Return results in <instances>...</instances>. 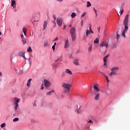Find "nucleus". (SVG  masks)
Listing matches in <instances>:
<instances>
[{
  "mask_svg": "<svg viewBox=\"0 0 130 130\" xmlns=\"http://www.w3.org/2000/svg\"><path fill=\"white\" fill-rule=\"evenodd\" d=\"M129 18V15L127 14L124 19V20L123 21V25H124V29H123L122 33V37H124V38H125V33L127 32V30H128V19Z\"/></svg>",
  "mask_w": 130,
  "mask_h": 130,
  "instance_id": "f257e3e1",
  "label": "nucleus"
},
{
  "mask_svg": "<svg viewBox=\"0 0 130 130\" xmlns=\"http://www.w3.org/2000/svg\"><path fill=\"white\" fill-rule=\"evenodd\" d=\"M62 88H64L63 90V93L64 94L68 93V95H70L71 93V88H72V85L67 83H63L61 84Z\"/></svg>",
  "mask_w": 130,
  "mask_h": 130,
  "instance_id": "f03ea898",
  "label": "nucleus"
},
{
  "mask_svg": "<svg viewBox=\"0 0 130 130\" xmlns=\"http://www.w3.org/2000/svg\"><path fill=\"white\" fill-rule=\"evenodd\" d=\"M70 34L71 35V37L72 38L73 42L76 40L77 38V34H76V28L75 27H72L70 29Z\"/></svg>",
  "mask_w": 130,
  "mask_h": 130,
  "instance_id": "7ed1b4c3",
  "label": "nucleus"
},
{
  "mask_svg": "<svg viewBox=\"0 0 130 130\" xmlns=\"http://www.w3.org/2000/svg\"><path fill=\"white\" fill-rule=\"evenodd\" d=\"M118 70H119V68L118 67H113L111 69V73L109 74L110 77H112V75H115V76L117 75V73L118 72Z\"/></svg>",
  "mask_w": 130,
  "mask_h": 130,
  "instance_id": "20e7f679",
  "label": "nucleus"
},
{
  "mask_svg": "<svg viewBox=\"0 0 130 130\" xmlns=\"http://www.w3.org/2000/svg\"><path fill=\"white\" fill-rule=\"evenodd\" d=\"M89 29L86 30V37L89 35V34H94V31L92 30V25L89 24Z\"/></svg>",
  "mask_w": 130,
  "mask_h": 130,
  "instance_id": "39448f33",
  "label": "nucleus"
},
{
  "mask_svg": "<svg viewBox=\"0 0 130 130\" xmlns=\"http://www.w3.org/2000/svg\"><path fill=\"white\" fill-rule=\"evenodd\" d=\"M56 22L59 27H61L62 25V19L61 18H58L56 19Z\"/></svg>",
  "mask_w": 130,
  "mask_h": 130,
  "instance_id": "423d86ee",
  "label": "nucleus"
},
{
  "mask_svg": "<svg viewBox=\"0 0 130 130\" xmlns=\"http://www.w3.org/2000/svg\"><path fill=\"white\" fill-rule=\"evenodd\" d=\"M18 55L19 56H21L22 57H23L24 59H27V58L26 56H25V51H20L18 52Z\"/></svg>",
  "mask_w": 130,
  "mask_h": 130,
  "instance_id": "0eeeda50",
  "label": "nucleus"
},
{
  "mask_svg": "<svg viewBox=\"0 0 130 130\" xmlns=\"http://www.w3.org/2000/svg\"><path fill=\"white\" fill-rule=\"evenodd\" d=\"M98 84H93V89L95 92H100V89L98 88Z\"/></svg>",
  "mask_w": 130,
  "mask_h": 130,
  "instance_id": "6e6552de",
  "label": "nucleus"
},
{
  "mask_svg": "<svg viewBox=\"0 0 130 130\" xmlns=\"http://www.w3.org/2000/svg\"><path fill=\"white\" fill-rule=\"evenodd\" d=\"M44 85L46 87H50V82L49 81H47V80H44Z\"/></svg>",
  "mask_w": 130,
  "mask_h": 130,
  "instance_id": "1a4fd4ad",
  "label": "nucleus"
},
{
  "mask_svg": "<svg viewBox=\"0 0 130 130\" xmlns=\"http://www.w3.org/2000/svg\"><path fill=\"white\" fill-rule=\"evenodd\" d=\"M69 47H70V42H69V40L67 39V40H66L64 48H68Z\"/></svg>",
  "mask_w": 130,
  "mask_h": 130,
  "instance_id": "9d476101",
  "label": "nucleus"
},
{
  "mask_svg": "<svg viewBox=\"0 0 130 130\" xmlns=\"http://www.w3.org/2000/svg\"><path fill=\"white\" fill-rule=\"evenodd\" d=\"M16 1L15 0H11V7L13 8V9H16Z\"/></svg>",
  "mask_w": 130,
  "mask_h": 130,
  "instance_id": "9b49d317",
  "label": "nucleus"
},
{
  "mask_svg": "<svg viewBox=\"0 0 130 130\" xmlns=\"http://www.w3.org/2000/svg\"><path fill=\"white\" fill-rule=\"evenodd\" d=\"M47 27V22L46 21H45L44 22L43 26V31H45V29H46Z\"/></svg>",
  "mask_w": 130,
  "mask_h": 130,
  "instance_id": "f8f14e48",
  "label": "nucleus"
},
{
  "mask_svg": "<svg viewBox=\"0 0 130 130\" xmlns=\"http://www.w3.org/2000/svg\"><path fill=\"white\" fill-rule=\"evenodd\" d=\"M65 73L66 74H68L69 75H73V72H72V71L69 69H67L66 70H65Z\"/></svg>",
  "mask_w": 130,
  "mask_h": 130,
  "instance_id": "ddd939ff",
  "label": "nucleus"
},
{
  "mask_svg": "<svg viewBox=\"0 0 130 130\" xmlns=\"http://www.w3.org/2000/svg\"><path fill=\"white\" fill-rule=\"evenodd\" d=\"M77 112L78 114L82 113V110H81V106H77Z\"/></svg>",
  "mask_w": 130,
  "mask_h": 130,
  "instance_id": "4468645a",
  "label": "nucleus"
},
{
  "mask_svg": "<svg viewBox=\"0 0 130 130\" xmlns=\"http://www.w3.org/2000/svg\"><path fill=\"white\" fill-rule=\"evenodd\" d=\"M100 98V93H98L94 98L95 100L98 101Z\"/></svg>",
  "mask_w": 130,
  "mask_h": 130,
  "instance_id": "2eb2a0df",
  "label": "nucleus"
},
{
  "mask_svg": "<svg viewBox=\"0 0 130 130\" xmlns=\"http://www.w3.org/2000/svg\"><path fill=\"white\" fill-rule=\"evenodd\" d=\"M74 63L75 66H79V59H76L74 60Z\"/></svg>",
  "mask_w": 130,
  "mask_h": 130,
  "instance_id": "dca6fc26",
  "label": "nucleus"
},
{
  "mask_svg": "<svg viewBox=\"0 0 130 130\" xmlns=\"http://www.w3.org/2000/svg\"><path fill=\"white\" fill-rule=\"evenodd\" d=\"M31 81H32V79L30 78L27 83L26 86L27 87H30V85L31 84Z\"/></svg>",
  "mask_w": 130,
  "mask_h": 130,
  "instance_id": "f3484780",
  "label": "nucleus"
},
{
  "mask_svg": "<svg viewBox=\"0 0 130 130\" xmlns=\"http://www.w3.org/2000/svg\"><path fill=\"white\" fill-rule=\"evenodd\" d=\"M52 93H54V90L52 89L51 91H49L47 93V96H50L52 94Z\"/></svg>",
  "mask_w": 130,
  "mask_h": 130,
  "instance_id": "a211bd4d",
  "label": "nucleus"
},
{
  "mask_svg": "<svg viewBox=\"0 0 130 130\" xmlns=\"http://www.w3.org/2000/svg\"><path fill=\"white\" fill-rule=\"evenodd\" d=\"M14 100H15V104H18L19 103V101H20V99L15 98Z\"/></svg>",
  "mask_w": 130,
  "mask_h": 130,
  "instance_id": "6ab92c4d",
  "label": "nucleus"
},
{
  "mask_svg": "<svg viewBox=\"0 0 130 130\" xmlns=\"http://www.w3.org/2000/svg\"><path fill=\"white\" fill-rule=\"evenodd\" d=\"M104 66L105 67V66H106L107 64V58H105V57H104Z\"/></svg>",
  "mask_w": 130,
  "mask_h": 130,
  "instance_id": "aec40b11",
  "label": "nucleus"
},
{
  "mask_svg": "<svg viewBox=\"0 0 130 130\" xmlns=\"http://www.w3.org/2000/svg\"><path fill=\"white\" fill-rule=\"evenodd\" d=\"M93 43H94L95 44L99 43V39L96 38L95 40L93 41Z\"/></svg>",
  "mask_w": 130,
  "mask_h": 130,
  "instance_id": "412c9836",
  "label": "nucleus"
},
{
  "mask_svg": "<svg viewBox=\"0 0 130 130\" xmlns=\"http://www.w3.org/2000/svg\"><path fill=\"white\" fill-rule=\"evenodd\" d=\"M76 16H77V14H76V13H75V12H73V13L71 14V17H72V18H75V17H76Z\"/></svg>",
  "mask_w": 130,
  "mask_h": 130,
  "instance_id": "4be33fe9",
  "label": "nucleus"
},
{
  "mask_svg": "<svg viewBox=\"0 0 130 130\" xmlns=\"http://www.w3.org/2000/svg\"><path fill=\"white\" fill-rule=\"evenodd\" d=\"M44 46L45 47H47L49 46V45L48 44V43L47 42V41H46L44 42Z\"/></svg>",
  "mask_w": 130,
  "mask_h": 130,
  "instance_id": "5701e85b",
  "label": "nucleus"
},
{
  "mask_svg": "<svg viewBox=\"0 0 130 130\" xmlns=\"http://www.w3.org/2000/svg\"><path fill=\"white\" fill-rule=\"evenodd\" d=\"M92 6V4H91V3L89 1L87 2V8H89V7H91Z\"/></svg>",
  "mask_w": 130,
  "mask_h": 130,
  "instance_id": "b1692460",
  "label": "nucleus"
},
{
  "mask_svg": "<svg viewBox=\"0 0 130 130\" xmlns=\"http://www.w3.org/2000/svg\"><path fill=\"white\" fill-rule=\"evenodd\" d=\"M27 52H32V48H31V47H28V48L27 49Z\"/></svg>",
  "mask_w": 130,
  "mask_h": 130,
  "instance_id": "393cba45",
  "label": "nucleus"
},
{
  "mask_svg": "<svg viewBox=\"0 0 130 130\" xmlns=\"http://www.w3.org/2000/svg\"><path fill=\"white\" fill-rule=\"evenodd\" d=\"M101 47H103V46H105V44H104V42H102L100 44Z\"/></svg>",
  "mask_w": 130,
  "mask_h": 130,
  "instance_id": "a878e982",
  "label": "nucleus"
},
{
  "mask_svg": "<svg viewBox=\"0 0 130 130\" xmlns=\"http://www.w3.org/2000/svg\"><path fill=\"white\" fill-rule=\"evenodd\" d=\"M13 58H14V54H11L10 56V60L11 62H13Z\"/></svg>",
  "mask_w": 130,
  "mask_h": 130,
  "instance_id": "bb28decb",
  "label": "nucleus"
},
{
  "mask_svg": "<svg viewBox=\"0 0 130 130\" xmlns=\"http://www.w3.org/2000/svg\"><path fill=\"white\" fill-rule=\"evenodd\" d=\"M67 75V73L66 72H62L61 74V78H64V76Z\"/></svg>",
  "mask_w": 130,
  "mask_h": 130,
  "instance_id": "cd10ccee",
  "label": "nucleus"
},
{
  "mask_svg": "<svg viewBox=\"0 0 130 130\" xmlns=\"http://www.w3.org/2000/svg\"><path fill=\"white\" fill-rule=\"evenodd\" d=\"M22 32L23 33H27V29L25 27H23L22 28Z\"/></svg>",
  "mask_w": 130,
  "mask_h": 130,
  "instance_id": "c85d7f7f",
  "label": "nucleus"
},
{
  "mask_svg": "<svg viewBox=\"0 0 130 130\" xmlns=\"http://www.w3.org/2000/svg\"><path fill=\"white\" fill-rule=\"evenodd\" d=\"M88 51L89 52H91V51H92V45H91L90 46H89V48H88Z\"/></svg>",
  "mask_w": 130,
  "mask_h": 130,
  "instance_id": "c756f323",
  "label": "nucleus"
},
{
  "mask_svg": "<svg viewBox=\"0 0 130 130\" xmlns=\"http://www.w3.org/2000/svg\"><path fill=\"white\" fill-rule=\"evenodd\" d=\"M5 126H6V123H3L1 125V127L2 128L5 127Z\"/></svg>",
  "mask_w": 130,
  "mask_h": 130,
  "instance_id": "7c9ffc66",
  "label": "nucleus"
},
{
  "mask_svg": "<svg viewBox=\"0 0 130 130\" xmlns=\"http://www.w3.org/2000/svg\"><path fill=\"white\" fill-rule=\"evenodd\" d=\"M117 46V44H116V43H114L112 46V48H116Z\"/></svg>",
  "mask_w": 130,
  "mask_h": 130,
  "instance_id": "2f4dec72",
  "label": "nucleus"
},
{
  "mask_svg": "<svg viewBox=\"0 0 130 130\" xmlns=\"http://www.w3.org/2000/svg\"><path fill=\"white\" fill-rule=\"evenodd\" d=\"M13 120L14 122L16 121H19V118H15Z\"/></svg>",
  "mask_w": 130,
  "mask_h": 130,
  "instance_id": "473e14b6",
  "label": "nucleus"
},
{
  "mask_svg": "<svg viewBox=\"0 0 130 130\" xmlns=\"http://www.w3.org/2000/svg\"><path fill=\"white\" fill-rule=\"evenodd\" d=\"M27 60H28V63H29V64H31V63H32V62L31 61V58L30 57H29L28 59H27Z\"/></svg>",
  "mask_w": 130,
  "mask_h": 130,
  "instance_id": "72a5a7b5",
  "label": "nucleus"
},
{
  "mask_svg": "<svg viewBox=\"0 0 130 130\" xmlns=\"http://www.w3.org/2000/svg\"><path fill=\"white\" fill-rule=\"evenodd\" d=\"M87 14V13L86 12H84L82 14V15H81V19H82V18H83V17H85V16H86V14Z\"/></svg>",
  "mask_w": 130,
  "mask_h": 130,
  "instance_id": "f704fd0d",
  "label": "nucleus"
},
{
  "mask_svg": "<svg viewBox=\"0 0 130 130\" xmlns=\"http://www.w3.org/2000/svg\"><path fill=\"white\" fill-rule=\"evenodd\" d=\"M22 42L23 45H25V44H26V43H27V42L26 41L24 40V39L22 40Z\"/></svg>",
  "mask_w": 130,
  "mask_h": 130,
  "instance_id": "c9c22d12",
  "label": "nucleus"
},
{
  "mask_svg": "<svg viewBox=\"0 0 130 130\" xmlns=\"http://www.w3.org/2000/svg\"><path fill=\"white\" fill-rule=\"evenodd\" d=\"M18 106H19V105H18V104H15V107H14V109H15V110H17V109H18Z\"/></svg>",
  "mask_w": 130,
  "mask_h": 130,
  "instance_id": "e433bc0d",
  "label": "nucleus"
},
{
  "mask_svg": "<svg viewBox=\"0 0 130 130\" xmlns=\"http://www.w3.org/2000/svg\"><path fill=\"white\" fill-rule=\"evenodd\" d=\"M18 74V75H22V74H23V70H19Z\"/></svg>",
  "mask_w": 130,
  "mask_h": 130,
  "instance_id": "4c0bfd02",
  "label": "nucleus"
},
{
  "mask_svg": "<svg viewBox=\"0 0 130 130\" xmlns=\"http://www.w3.org/2000/svg\"><path fill=\"white\" fill-rule=\"evenodd\" d=\"M58 40V38L57 37L55 38V39L53 40V42H56Z\"/></svg>",
  "mask_w": 130,
  "mask_h": 130,
  "instance_id": "58836bf2",
  "label": "nucleus"
},
{
  "mask_svg": "<svg viewBox=\"0 0 130 130\" xmlns=\"http://www.w3.org/2000/svg\"><path fill=\"white\" fill-rule=\"evenodd\" d=\"M120 37V36L119 35H117V36L116 37L117 40H118V39H119Z\"/></svg>",
  "mask_w": 130,
  "mask_h": 130,
  "instance_id": "ea45409f",
  "label": "nucleus"
},
{
  "mask_svg": "<svg viewBox=\"0 0 130 130\" xmlns=\"http://www.w3.org/2000/svg\"><path fill=\"white\" fill-rule=\"evenodd\" d=\"M16 92H17V89H14L12 90V93H13L14 94H15Z\"/></svg>",
  "mask_w": 130,
  "mask_h": 130,
  "instance_id": "a19ab883",
  "label": "nucleus"
},
{
  "mask_svg": "<svg viewBox=\"0 0 130 130\" xmlns=\"http://www.w3.org/2000/svg\"><path fill=\"white\" fill-rule=\"evenodd\" d=\"M83 19H81V26H83Z\"/></svg>",
  "mask_w": 130,
  "mask_h": 130,
  "instance_id": "79ce46f5",
  "label": "nucleus"
},
{
  "mask_svg": "<svg viewBox=\"0 0 130 130\" xmlns=\"http://www.w3.org/2000/svg\"><path fill=\"white\" fill-rule=\"evenodd\" d=\"M52 49H53V50H55V46H54V45H53L52 46Z\"/></svg>",
  "mask_w": 130,
  "mask_h": 130,
  "instance_id": "37998d69",
  "label": "nucleus"
},
{
  "mask_svg": "<svg viewBox=\"0 0 130 130\" xmlns=\"http://www.w3.org/2000/svg\"><path fill=\"white\" fill-rule=\"evenodd\" d=\"M87 122L89 123H93V122L92 121V120H89L88 121H87Z\"/></svg>",
  "mask_w": 130,
  "mask_h": 130,
  "instance_id": "c03bdc74",
  "label": "nucleus"
},
{
  "mask_svg": "<svg viewBox=\"0 0 130 130\" xmlns=\"http://www.w3.org/2000/svg\"><path fill=\"white\" fill-rule=\"evenodd\" d=\"M43 89H44V87H43V84L41 87V90H43Z\"/></svg>",
  "mask_w": 130,
  "mask_h": 130,
  "instance_id": "a18cd8bd",
  "label": "nucleus"
},
{
  "mask_svg": "<svg viewBox=\"0 0 130 130\" xmlns=\"http://www.w3.org/2000/svg\"><path fill=\"white\" fill-rule=\"evenodd\" d=\"M120 15H121L122 14H123V10H121L120 12Z\"/></svg>",
  "mask_w": 130,
  "mask_h": 130,
  "instance_id": "49530a36",
  "label": "nucleus"
},
{
  "mask_svg": "<svg viewBox=\"0 0 130 130\" xmlns=\"http://www.w3.org/2000/svg\"><path fill=\"white\" fill-rule=\"evenodd\" d=\"M53 17L55 20H56V16H55V15H53Z\"/></svg>",
  "mask_w": 130,
  "mask_h": 130,
  "instance_id": "de8ad7c7",
  "label": "nucleus"
},
{
  "mask_svg": "<svg viewBox=\"0 0 130 130\" xmlns=\"http://www.w3.org/2000/svg\"><path fill=\"white\" fill-rule=\"evenodd\" d=\"M69 57H70V58H72V57H73V54H69Z\"/></svg>",
  "mask_w": 130,
  "mask_h": 130,
  "instance_id": "09e8293b",
  "label": "nucleus"
},
{
  "mask_svg": "<svg viewBox=\"0 0 130 130\" xmlns=\"http://www.w3.org/2000/svg\"><path fill=\"white\" fill-rule=\"evenodd\" d=\"M105 46L106 47V48H108V44H105Z\"/></svg>",
  "mask_w": 130,
  "mask_h": 130,
  "instance_id": "8fccbe9b",
  "label": "nucleus"
},
{
  "mask_svg": "<svg viewBox=\"0 0 130 130\" xmlns=\"http://www.w3.org/2000/svg\"><path fill=\"white\" fill-rule=\"evenodd\" d=\"M37 22H38V20H34V21L32 22V24H34V23H37Z\"/></svg>",
  "mask_w": 130,
  "mask_h": 130,
  "instance_id": "3c124183",
  "label": "nucleus"
},
{
  "mask_svg": "<svg viewBox=\"0 0 130 130\" xmlns=\"http://www.w3.org/2000/svg\"><path fill=\"white\" fill-rule=\"evenodd\" d=\"M93 10H94V11L95 14L97 13V10H96V9H95V8H94V7L93 8Z\"/></svg>",
  "mask_w": 130,
  "mask_h": 130,
  "instance_id": "603ef678",
  "label": "nucleus"
},
{
  "mask_svg": "<svg viewBox=\"0 0 130 130\" xmlns=\"http://www.w3.org/2000/svg\"><path fill=\"white\" fill-rule=\"evenodd\" d=\"M53 68H57V64H54V65L53 66Z\"/></svg>",
  "mask_w": 130,
  "mask_h": 130,
  "instance_id": "864d4df0",
  "label": "nucleus"
},
{
  "mask_svg": "<svg viewBox=\"0 0 130 130\" xmlns=\"http://www.w3.org/2000/svg\"><path fill=\"white\" fill-rule=\"evenodd\" d=\"M21 38H22V39H24V36L23 35V34L21 35Z\"/></svg>",
  "mask_w": 130,
  "mask_h": 130,
  "instance_id": "5fc2aeb1",
  "label": "nucleus"
},
{
  "mask_svg": "<svg viewBox=\"0 0 130 130\" xmlns=\"http://www.w3.org/2000/svg\"><path fill=\"white\" fill-rule=\"evenodd\" d=\"M66 28H67V26H66V25H64V26H63V30H66Z\"/></svg>",
  "mask_w": 130,
  "mask_h": 130,
  "instance_id": "6e6d98bb",
  "label": "nucleus"
},
{
  "mask_svg": "<svg viewBox=\"0 0 130 130\" xmlns=\"http://www.w3.org/2000/svg\"><path fill=\"white\" fill-rule=\"evenodd\" d=\"M58 60H59V58H58V59H56L55 60V62H57V61H58Z\"/></svg>",
  "mask_w": 130,
  "mask_h": 130,
  "instance_id": "4d7b16f0",
  "label": "nucleus"
},
{
  "mask_svg": "<svg viewBox=\"0 0 130 130\" xmlns=\"http://www.w3.org/2000/svg\"><path fill=\"white\" fill-rule=\"evenodd\" d=\"M57 2H59V3H61V2H62L63 0H56Z\"/></svg>",
  "mask_w": 130,
  "mask_h": 130,
  "instance_id": "13d9d810",
  "label": "nucleus"
},
{
  "mask_svg": "<svg viewBox=\"0 0 130 130\" xmlns=\"http://www.w3.org/2000/svg\"><path fill=\"white\" fill-rule=\"evenodd\" d=\"M108 56H109V54L107 55L106 56H105L104 57L106 58H107V57H108Z\"/></svg>",
  "mask_w": 130,
  "mask_h": 130,
  "instance_id": "bf43d9fd",
  "label": "nucleus"
},
{
  "mask_svg": "<svg viewBox=\"0 0 130 130\" xmlns=\"http://www.w3.org/2000/svg\"><path fill=\"white\" fill-rule=\"evenodd\" d=\"M106 80H107V83H109V82H110L109 79L108 78Z\"/></svg>",
  "mask_w": 130,
  "mask_h": 130,
  "instance_id": "052dcab7",
  "label": "nucleus"
},
{
  "mask_svg": "<svg viewBox=\"0 0 130 130\" xmlns=\"http://www.w3.org/2000/svg\"><path fill=\"white\" fill-rule=\"evenodd\" d=\"M104 77H105V78H106V79H108V77L107 76L104 75Z\"/></svg>",
  "mask_w": 130,
  "mask_h": 130,
  "instance_id": "680f3d73",
  "label": "nucleus"
},
{
  "mask_svg": "<svg viewBox=\"0 0 130 130\" xmlns=\"http://www.w3.org/2000/svg\"><path fill=\"white\" fill-rule=\"evenodd\" d=\"M79 52H80V50H77L76 53H79Z\"/></svg>",
  "mask_w": 130,
  "mask_h": 130,
  "instance_id": "e2e57ef3",
  "label": "nucleus"
},
{
  "mask_svg": "<svg viewBox=\"0 0 130 130\" xmlns=\"http://www.w3.org/2000/svg\"><path fill=\"white\" fill-rule=\"evenodd\" d=\"M24 35H25V36H27V34H26V32H23Z\"/></svg>",
  "mask_w": 130,
  "mask_h": 130,
  "instance_id": "0e129e2a",
  "label": "nucleus"
},
{
  "mask_svg": "<svg viewBox=\"0 0 130 130\" xmlns=\"http://www.w3.org/2000/svg\"><path fill=\"white\" fill-rule=\"evenodd\" d=\"M2 75H3V74H2V72H0V76L2 77Z\"/></svg>",
  "mask_w": 130,
  "mask_h": 130,
  "instance_id": "69168bd1",
  "label": "nucleus"
},
{
  "mask_svg": "<svg viewBox=\"0 0 130 130\" xmlns=\"http://www.w3.org/2000/svg\"><path fill=\"white\" fill-rule=\"evenodd\" d=\"M116 35H118V30L117 31V32H116Z\"/></svg>",
  "mask_w": 130,
  "mask_h": 130,
  "instance_id": "338daca9",
  "label": "nucleus"
},
{
  "mask_svg": "<svg viewBox=\"0 0 130 130\" xmlns=\"http://www.w3.org/2000/svg\"><path fill=\"white\" fill-rule=\"evenodd\" d=\"M53 45L55 46V45H56V43H54Z\"/></svg>",
  "mask_w": 130,
  "mask_h": 130,
  "instance_id": "774afa93",
  "label": "nucleus"
}]
</instances>
